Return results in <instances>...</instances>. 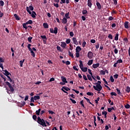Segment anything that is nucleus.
Listing matches in <instances>:
<instances>
[{
  "label": "nucleus",
  "mask_w": 130,
  "mask_h": 130,
  "mask_svg": "<svg viewBox=\"0 0 130 130\" xmlns=\"http://www.w3.org/2000/svg\"><path fill=\"white\" fill-rule=\"evenodd\" d=\"M32 39H33V38H32L31 37H29L28 38L27 40H28V42L31 43V42H32Z\"/></svg>",
  "instance_id": "38"
},
{
  "label": "nucleus",
  "mask_w": 130,
  "mask_h": 130,
  "mask_svg": "<svg viewBox=\"0 0 130 130\" xmlns=\"http://www.w3.org/2000/svg\"><path fill=\"white\" fill-rule=\"evenodd\" d=\"M31 44H28V45H27V48H28V50H30V49H32L31 48Z\"/></svg>",
  "instance_id": "58"
},
{
  "label": "nucleus",
  "mask_w": 130,
  "mask_h": 130,
  "mask_svg": "<svg viewBox=\"0 0 130 130\" xmlns=\"http://www.w3.org/2000/svg\"><path fill=\"white\" fill-rule=\"evenodd\" d=\"M82 50V48H81V47L77 46L76 48V52H80Z\"/></svg>",
  "instance_id": "20"
},
{
  "label": "nucleus",
  "mask_w": 130,
  "mask_h": 130,
  "mask_svg": "<svg viewBox=\"0 0 130 130\" xmlns=\"http://www.w3.org/2000/svg\"><path fill=\"white\" fill-rule=\"evenodd\" d=\"M99 66H100V63H97L95 64H93L92 67L93 69H97V68H99Z\"/></svg>",
  "instance_id": "14"
},
{
  "label": "nucleus",
  "mask_w": 130,
  "mask_h": 130,
  "mask_svg": "<svg viewBox=\"0 0 130 130\" xmlns=\"http://www.w3.org/2000/svg\"><path fill=\"white\" fill-rule=\"evenodd\" d=\"M100 100V98H98L96 100H95V102L96 104H98V101Z\"/></svg>",
  "instance_id": "59"
},
{
  "label": "nucleus",
  "mask_w": 130,
  "mask_h": 130,
  "mask_svg": "<svg viewBox=\"0 0 130 130\" xmlns=\"http://www.w3.org/2000/svg\"><path fill=\"white\" fill-rule=\"evenodd\" d=\"M61 90L64 93H66V94H69V93L68 92H67L66 91H70L71 90V88H70L67 86H63V87H62V88L61 89Z\"/></svg>",
  "instance_id": "5"
},
{
  "label": "nucleus",
  "mask_w": 130,
  "mask_h": 130,
  "mask_svg": "<svg viewBox=\"0 0 130 130\" xmlns=\"http://www.w3.org/2000/svg\"><path fill=\"white\" fill-rule=\"evenodd\" d=\"M108 38H109V39H111V40H112L113 39V36H112V35L111 34H109L108 36Z\"/></svg>",
  "instance_id": "43"
},
{
  "label": "nucleus",
  "mask_w": 130,
  "mask_h": 130,
  "mask_svg": "<svg viewBox=\"0 0 130 130\" xmlns=\"http://www.w3.org/2000/svg\"><path fill=\"white\" fill-rule=\"evenodd\" d=\"M100 74L101 75H103V76H104L105 75V71H104V70H101L100 71Z\"/></svg>",
  "instance_id": "48"
},
{
  "label": "nucleus",
  "mask_w": 130,
  "mask_h": 130,
  "mask_svg": "<svg viewBox=\"0 0 130 130\" xmlns=\"http://www.w3.org/2000/svg\"><path fill=\"white\" fill-rule=\"evenodd\" d=\"M92 0H88L87 1V6L89 8H92Z\"/></svg>",
  "instance_id": "13"
},
{
  "label": "nucleus",
  "mask_w": 130,
  "mask_h": 130,
  "mask_svg": "<svg viewBox=\"0 0 130 130\" xmlns=\"http://www.w3.org/2000/svg\"><path fill=\"white\" fill-rule=\"evenodd\" d=\"M41 38L42 39H45V40H43V42H46V40H47V38L46 37V36L44 35V36H41Z\"/></svg>",
  "instance_id": "21"
},
{
  "label": "nucleus",
  "mask_w": 130,
  "mask_h": 130,
  "mask_svg": "<svg viewBox=\"0 0 130 130\" xmlns=\"http://www.w3.org/2000/svg\"><path fill=\"white\" fill-rule=\"evenodd\" d=\"M117 63H122L123 61L122 59H121V58L118 59V60L116 61Z\"/></svg>",
  "instance_id": "37"
},
{
  "label": "nucleus",
  "mask_w": 130,
  "mask_h": 130,
  "mask_svg": "<svg viewBox=\"0 0 130 130\" xmlns=\"http://www.w3.org/2000/svg\"><path fill=\"white\" fill-rule=\"evenodd\" d=\"M68 22V19H67L66 17H63L62 19V24H67Z\"/></svg>",
  "instance_id": "17"
},
{
  "label": "nucleus",
  "mask_w": 130,
  "mask_h": 130,
  "mask_svg": "<svg viewBox=\"0 0 130 130\" xmlns=\"http://www.w3.org/2000/svg\"><path fill=\"white\" fill-rule=\"evenodd\" d=\"M34 100L36 101V100H39V99H40V96H34Z\"/></svg>",
  "instance_id": "33"
},
{
  "label": "nucleus",
  "mask_w": 130,
  "mask_h": 130,
  "mask_svg": "<svg viewBox=\"0 0 130 130\" xmlns=\"http://www.w3.org/2000/svg\"><path fill=\"white\" fill-rule=\"evenodd\" d=\"M80 104H81V106H82V107H83V108H86V107H85V105H84V101L82 100L80 102Z\"/></svg>",
  "instance_id": "35"
},
{
  "label": "nucleus",
  "mask_w": 130,
  "mask_h": 130,
  "mask_svg": "<svg viewBox=\"0 0 130 130\" xmlns=\"http://www.w3.org/2000/svg\"><path fill=\"white\" fill-rule=\"evenodd\" d=\"M79 67L81 69V70H82V69H83L84 68V65L83 64V61L82 60H79Z\"/></svg>",
  "instance_id": "16"
},
{
  "label": "nucleus",
  "mask_w": 130,
  "mask_h": 130,
  "mask_svg": "<svg viewBox=\"0 0 130 130\" xmlns=\"http://www.w3.org/2000/svg\"><path fill=\"white\" fill-rule=\"evenodd\" d=\"M113 3H114V5L116 6L117 5V0H113Z\"/></svg>",
  "instance_id": "63"
},
{
  "label": "nucleus",
  "mask_w": 130,
  "mask_h": 130,
  "mask_svg": "<svg viewBox=\"0 0 130 130\" xmlns=\"http://www.w3.org/2000/svg\"><path fill=\"white\" fill-rule=\"evenodd\" d=\"M93 63V59L89 60L87 63L88 66H91Z\"/></svg>",
  "instance_id": "32"
},
{
  "label": "nucleus",
  "mask_w": 130,
  "mask_h": 130,
  "mask_svg": "<svg viewBox=\"0 0 130 130\" xmlns=\"http://www.w3.org/2000/svg\"><path fill=\"white\" fill-rule=\"evenodd\" d=\"M70 35L71 37H74V32L71 31L70 32Z\"/></svg>",
  "instance_id": "61"
},
{
  "label": "nucleus",
  "mask_w": 130,
  "mask_h": 130,
  "mask_svg": "<svg viewBox=\"0 0 130 130\" xmlns=\"http://www.w3.org/2000/svg\"><path fill=\"white\" fill-rule=\"evenodd\" d=\"M14 17H15L16 20H17V21H20V17H19V16H18L17 14H15L14 15Z\"/></svg>",
  "instance_id": "24"
},
{
  "label": "nucleus",
  "mask_w": 130,
  "mask_h": 130,
  "mask_svg": "<svg viewBox=\"0 0 130 130\" xmlns=\"http://www.w3.org/2000/svg\"><path fill=\"white\" fill-rule=\"evenodd\" d=\"M61 79L63 83H68V81H67V78H66L64 76H61Z\"/></svg>",
  "instance_id": "12"
},
{
  "label": "nucleus",
  "mask_w": 130,
  "mask_h": 130,
  "mask_svg": "<svg viewBox=\"0 0 130 130\" xmlns=\"http://www.w3.org/2000/svg\"><path fill=\"white\" fill-rule=\"evenodd\" d=\"M82 14L83 15H86V14H88V11H87L86 10H84L82 11Z\"/></svg>",
  "instance_id": "45"
},
{
  "label": "nucleus",
  "mask_w": 130,
  "mask_h": 130,
  "mask_svg": "<svg viewBox=\"0 0 130 130\" xmlns=\"http://www.w3.org/2000/svg\"><path fill=\"white\" fill-rule=\"evenodd\" d=\"M87 78L88 79L89 81H92V78H91V76L89 74L87 75Z\"/></svg>",
  "instance_id": "42"
},
{
  "label": "nucleus",
  "mask_w": 130,
  "mask_h": 130,
  "mask_svg": "<svg viewBox=\"0 0 130 130\" xmlns=\"http://www.w3.org/2000/svg\"><path fill=\"white\" fill-rule=\"evenodd\" d=\"M30 15L32 18H36V16H37V14H36V12H35V11H32V12H31Z\"/></svg>",
  "instance_id": "11"
},
{
  "label": "nucleus",
  "mask_w": 130,
  "mask_h": 130,
  "mask_svg": "<svg viewBox=\"0 0 130 130\" xmlns=\"http://www.w3.org/2000/svg\"><path fill=\"white\" fill-rule=\"evenodd\" d=\"M83 77L84 80H85V81H88V78H87V76H86V75H83Z\"/></svg>",
  "instance_id": "55"
},
{
  "label": "nucleus",
  "mask_w": 130,
  "mask_h": 130,
  "mask_svg": "<svg viewBox=\"0 0 130 130\" xmlns=\"http://www.w3.org/2000/svg\"><path fill=\"white\" fill-rule=\"evenodd\" d=\"M76 57L78 58L80 57V52H76Z\"/></svg>",
  "instance_id": "51"
},
{
  "label": "nucleus",
  "mask_w": 130,
  "mask_h": 130,
  "mask_svg": "<svg viewBox=\"0 0 130 130\" xmlns=\"http://www.w3.org/2000/svg\"><path fill=\"white\" fill-rule=\"evenodd\" d=\"M5 5V3L3 1H0V6L1 7H3V6Z\"/></svg>",
  "instance_id": "49"
},
{
  "label": "nucleus",
  "mask_w": 130,
  "mask_h": 130,
  "mask_svg": "<svg viewBox=\"0 0 130 130\" xmlns=\"http://www.w3.org/2000/svg\"><path fill=\"white\" fill-rule=\"evenodd\" d=\"M111 96H117V94L115 92H112L110 93Z\"/></svg>",
  "instance_id": "39"
},
{
  "label": "nucleus",
  "mask_w": 130,
  "mask_h": 130,
  "mask_svg": "<svg viewBox=\"0 0 130 130\" xmlns=\"http://www.w3.org/2000/svg\"><path fill=\"white\" fill-rule=\"evenodd\" d=\"M54 7H55L56 8H59V6L58 5V4H55V3H54L53 4Z\"/></svg>",
  "instance_id": "62"
},
{
  "label": "nucleus",
  "mask_w": 130,
  "mask_h": 130,
  "mask_svg": "<svg viewBox=\"0 0 130 130\" xmlns=\"http://www.w3.org/2000/svg\"><path fill=\"white\" fill-rule=\"evenodd\" d=\"M33 21L31 20H29L28 21H27L26 23H24L22 24L23 27L27 30V28H28L27 27V25L28 24H32Z\"/></svg>",
  "instance_id": "3"
},
{
  "label": "nucleus",
  "mask_w": 130,
  "mask_h": 130,
  "mask_svg": "<svg viewBox=\"0 0 130 130\" xmlns=\"http://www.w3.org/2000/svg\"><path fill=\"white\" fill-rule=\"evenodd\" d=\"M119 34H116V35H115V40L116 41H117L118 40V36H119Z\"/></svg>",
  "instance_id": "36"
},
{
  "label": "nucleus",
  "mask_w": 130,
  "mask_h": 130,
  "mask_svg": "<svg viewBox=\"0 0 130 130\" xmlns=\"http://www.w3.org/2000/svg\"><path fill=\"white\" fill-rule=\"evenodd\" d=\"M61 47H62L63 48H66L67 46V44L64 42H61Z\"/></svg>",
  "instance_id": "22"
},
{
  "label": "nucleus",
  "mask_w": 130,
  "mask_h": 130,
  "mask_svg": "<svg viewBox=\"0 0 130 130\" xmlns=\"http://www.w3.org/2000/svg\"><path fill=\"white\" fill-rule=\"evenodd\" d=\"M130 23L128 21H126L124 22V26L125 29H128V26H129Z\"/></svg>",
  "instance_id": "9"
},
{
  "label": "nucleus",
  "mask_w": 130,
  "mask_h": 130,
  "mask_svg": "<svg viewBox=\"0 0 130 130\" xmlns=\"http://www.w3.org/2000/svg\"><path fill=\"white\" fill-rule=\"evenodd\" d=\"M96 7H98V9L99 10H101V8H102L101 7V4H100V3H99V2L96 1Z\"/></svg>",
  "instance_id": "19"
},
{
  "label": "nucleus",
  "mask_w": 130,
  "mask_h": 130,
  "mask_svg": "<svg viewBox=\"0 0 130 130\" xmlns=\"http://www.w3.org/2000/svg\"><path fill=\"white\" fill-rule=\"evenodd\" d=\"M87 57L89 58V59H92L93 57H94V54L92 51H89L87 53Z\"/></svg>",
  "instance_id": "7"
},
{
  "label": "nucleus",
  "mask_w": 130,
  "mask_h": 130,
  "mask_svg": "<svg viewBox=\"0 0 130 130\" xmlns=\"http://www.w3.org/2000/svg\"><path fill=\"white\" fill-rule=\"evenodd\" d=\"M86 44H87V43H86V41H84L82 43V47H85L86 46Z\"/></svg>",
  "instance_id": "54"
},
{
  "label": "nucleus",
  "mask_w": 130,
  "mask_h": 130,
  "mask_svg": "<svg viewBox=\"0 0 130 130\" xmlns=\"http://www.w3.org/2000/svg\"><path fill=\"white\" fill-rule=\"evenodd\" d=\"M50 33H54V34H57V32H58L57 27H54V30H53V28H50Z\"/></svg>",
  "instance_id": "8"
},
{
  "label": "nucleus",
  "mask_w": 130,
  "mask_h": 130,
  "mask_svg": "<svg viewBox=\"0 0 130 130\" xmlns=\"http://www.w3.org/2000/svg\"><path fill=\"white\" fill-rule=\"evenodd\" d=\"M69 15H70V12H68L65 14V17L66 19H70V17H69Z\"/></svg>",
  "instance_id": "44"
},
{
  "label": "nucleus",
  "mask_w": 130,
  "mask_h": 130,
  "mask_svg": "<svg viewBox=\"0 0 130 130\" xmlns=\"http://www.w3.org/2000/svg\"><path fill=\"white\" fill-rule=\"evenodd\" d=\"M94 85H96L93 86V89L95 90V91H98V92H100L101 90H102V86H101V81H98V83H94Z\"/></svg>",
  "instance_id": "1"
},
{
  "label": "nucleus",
  "mask_w": 130,
  "mask_h": 130,
  "mask_svg": "<svg viewBox=\"0 0 130 130\" xmlns=\"http://www.w3.org/2000/svg\"><path fill=\"white\" fill-rule=\"evenodd\" d=\"M7 78H8V81H10V83H12L13 82V83L14 84L15 82L13 81V80H12V78L10 76H7Z\"/></svg>",
  "instance_id": "29"
},
{
  "label": "nucleus",
  "mask_w": 130,
  "mask_h": 130,
  "mask_svg": "<svg viewBox=\"0 0 130 130\" xmlns=\"http://www.w3.org/2000/svg\"><path fill=\"white\" fill-rule=\"evenodd\" d=\"M29 50L31 53V56H32V57H35V53L34 52L33 50H32V49H31L30 50Z\"/></svg>",
  "instance_id": "18"
},
{
  "label": "nucleus",
  "mask_w": 130,
  "mask_h": 130,
  "mask_svg": "<svg viewBox=\"0 0 130 130\" xmlns=\"http://www.w3.org/2000/svg\"><path fill=\"white\" fill-rule=\"evenodd\" d=\"M56 48H57V50H59V51H60V52L62 51H61V48H60L59 47V46H57Z\"/></svg>",
  "instance_id": "53"
},
{
  "label": "nucleus",
  "mask_w": 130,
  "mask_h": 130,
  "mask_svg": "<svg viewBox=\"0 0 130 130\" xmlns=\"http://www.w3.org/2000/svg\"><path fill=\"white\" fill-rule=\"evenodd\" d=\"M3 71L5 72L4 75L6 76V77L9 76V75H11V73L8 72V70H3Z\"/></svg>",
  "instance_id": "15"
},
{
  "label": "nucleus",
  "mask_w": 130,
  "mask_h": 130,
  "mask_svg": "<svg viewBox=\"0 0 130 130\" xmlns=\"http://www.w3.org/2000/svg\"><path fill=\"white\" fill-rule=\"evenodd\" d=\"M66 43L67 44H70V43H71V39H67V40H66Z\"/></svg>",
  "instance_id": "50"
},
{
  "label": "nucleus",
  "mask_w": 130,
  "mask_h": 130,
  "mask_svg": "<svg viewBox=\"0 0 130 130\" xmlns=\"http://www.w3.org/2000/svg\"><path fill=\"white\" fill-rule=\"evenodd\" d=\"M81 71L83 72L84 73H86L87 71H88V68L87 67H83Z\"/></svg>",
  "instance_id": "27"
},
{
  "label": "nucleus",
  "mask_w": 130,
  "mask_h": 130,
  "mask_svg": "<svg viewBox=\"0 0 130 130\" xmlns=\"http://www.w3.org/2000/svg\"><path fill=\"white\" fill-rule=\"evenodd\" d=\"M124 107L126 109H129V108H130V105L128 104H127Z\"/></svg>",
  "instance_id": "46"
},
{
  "label": "nucleus",
  "mask_w": 130,
  "mask_h": 130,
  "mask_svg": "<svg viewBox=\"0 0 130 130\" xmlns=\"http://www.w3.org/2000/svg\"><path fill=\"white\" fill-rule=\"evenodd\" d=\"M41 111V109H39L38 110L36 111V114L38 116L40 115V112Z\"/></svg>",
  "instance_id": "23"
},
{
  "label": "nucleus",
  "mask_w": 130,
  "mask_h": 130,
  "mask_svg": "<svg viewBox=\"0 0 130 130\" xmlns=\"http://www.w3.org/2000/svg\"><path fill=\"white\" fill-rule=\"evenodd\" d=\"M43 26L45 29H48V24L47 23H43Z\"/></svg>",
  "instance_id": "28"
},
{
  "label": "nucleus",
  "mask_w": 130,
  "mask_h": 130,
  "mask_svg": "<svg viewBox=\"0 0 130 130\" xmlns=\"http://www.w3.org/2000/svg\"><path fill=\"white\" fill-rule=\"evenodd\" d=\"M103 80L104 81L105 84H106V85H108V82L106 81V79H105V78H103Z\"/></svg>",
  "instance_id": "57"
},
{
  "label": "nucleus",
  "mask_w": 130,
  "mask_h": 130,
  "mask_svg": "<svg viewBox=\"0 0 130 130\" xmlns=\"http://www.w3.org/2000/svg\"><path fill=\"white\" fill-rule=\"evenodd\" d=\"M32 118L34 120H36V119H37V116H36V115H34L32 116Z\"/></svg>",
  "instance_id": "56"
},
{
  "label": "nucleus",
  "mask_w": 130,
  "mask_h": 130,
  "mask_svg": "<svg viewBox=\"0 0 130 130\" xmlns=\"http://www.w3.org/2000/svg\"><path fill=\"white\" fill-rule=\"evenodd\" d=\"M114 79H118V74H115L114 75Z\"/></svg>",
  "instance_id": "64"
},
{
  "label": "nucleus",
  "mask_w": 130,
  "mask_h": 130,
  "mask_svg": "<svg viewBox=\"0 0 130 130\" xmlns=\"http://www.w3.org/2000/svg\"><path fill=\"white\" fill-rule=\"evenodd\" d=\"M102 113L103 115H104L105 118H106V117H107V112L103 111Z\"/></svg>",
  "instance_id": "26"
},
{
  "label": "nucleus",
  "mask_w": 130,
  "mask_h": 130,
  "mask_svg": "<svg viewBox=\"0 0 130 130\" xmlns=\"http://www.w3.org/2000/svg\"><path fill=\"white\" fill-rule=\"evenodd\" d=\"M114 18L112 16H110L108 18V21H112V20H114Z\"/></svg>",
  "instance_id": "52"
},
{
  "label": "nucleus",
  "mask_w": 130,
  "mask_h": 130,
  "mask_svg": "<svg viewBox=\"0 0 130 130\" xmlns=\"http://www.w3.org/2000/svg\"><path fill=\"white\" fill-rule=\"evenodd\" d=\"M72 40L75 45H79V43H78V41H77V39L76 38H73Z\"/></svg>",
  "instance_id": "10"
},
{
  "label": "nucleus",
  "mask_w": 130,
  "mask_h": 130,
  "mask_svg": "<svg viewBox=\"0 0 130 130\" xmlns=\"http://www.w3.org/2000/svg\"><path fill=\"white\" fill-rule=\"evenodd\" d=\"M116 91L118 95H119L120 96L121 95V92H120V90L118 88H116Z\"/></svg>",
  "instance_id": "30"
},
{
  "label": "nucleus",
  "mask_w": 130,
  "mask_h": 130,
  "mask_svg": "<svg viewBox=\"0 0 130 130\" xmlns=\"http://www.w3.org/2000/svg\"><path fill=\"white\" fill-rule=\"evenodd\" d=\"M37 122L41 125H42V126H47V125H46L45 121H44V119H41L40 117H38Z\"/></svg>",
  "instance_id": "2"
},
{
  "label": "nucleus",
  "mask_w": 130,
  "mask_h": 130,
  "mask_svg": "<svg viewBox=\"0 0 130 130\" xmlns=\"http://www.w3.org/2000/svg\"><path fill=\"white\" fill-rule=\"evenodd\" d=\"M5 84H6L7 86H8L11 92H14V91H15V89H14V87H13L12 84H11L10 82L6 81L5 82Z\"/></svg>",
  "instance_id": "4"
},
{
  "label": "nucleus",
  "mask_w": 130,
  "mask_h": 130,
  "mask_svg": "<svg viewBox=\"0 0 130 130\" xmlns=\"http://www.w3.org/2000/svg\"><path fill=\"white\" fill-rule=\"evenodd\" d=\"M34 7L32 6H29V7H26V11L29 15H31V11H34Z\"/></svg>",
  "instance_id": "6"
},
{
  "label": "nucleus",
  "mask_w": 130,
  "mask_h": 130,
  "mask_svg": "<svg viewBox=\"0 0 130 130\" xmlns=\"http://www.w3.org/2000/svg\"><path fill=\"white\" fill-rule=\"evenodd\" d=\"M69 56L72 57V58H74V54L72 53V52H71V51H69Z\"/></svg>",
  "instance_id": "34"
},
{
  "label": "nucleus",
  "mask_w": 130,
  "mask_h": 130,
  "mask_svg": "<svg viewBox=\"0 0 130 130\" xmlns=\"http://www.w3.org/2000/svg\"><path fill=\"white\" fill-rule=\"evenodd\" d=\"M125 92H126V93H129L130 92V87L129 86H127L125 89Z\"/></svg>",
  "instance_id": "31"
},
{
  "label": "nucleus",
  "mask_w": 130,
  "mask_h": 130,
  "mask_svg": "<svg viewBox=\"0 0 130 130\" xmlns=\"http://www.w3.org/2000/svg\"><path fill=\"white\" fill-rule=\"evenodd\" d=\"M100 45V44H99V43H98L95 45V48H96V49H98V48H99Z\"/></svg>",
  "instance_id": "60"
},
{
  "label": "nucleus",
  "mask_w": 130,
  "mask_h": 130,
  "mask_svg": "<svg viewBox=\"0 0 130 130\" xmlns=\"http://www.w3.org/2000/svg\"><path fill=\"white\" fill-rule=\"evenodd\" d=\"M25 62V59H23L22 60H20L19 61V64H20V67H23V63H24V62Z\"/></svg>",
  "instance_id": "25"
},
{
  "label": "nucleus",
  "mask_w": 130,
  "mask_h": 130,
  "mask_svg": "<svg viewBox=\"0 0 130 130\" xmlns=\"http://www.w3.org/2000/svg\"><path fill=\"white\" fill-rule=\"evenodd\" d=\"M70 100H71V101L72 102V103H73V104H76V103H77V102H76L75 100H73L72 98H70Z\"/></svg>",
  "instance_id": "47"
},
{
  "label": "nucleus",
  "mask_w": 130,
  "mask_h": 130,
  "mask_svg": "<svg viewBox=\"0 0 130 130\" xmlns=\"http://www.w3.org/2000/svg\"><path fill=\"white\" fill-rule=\"evenodd\" d=\"M110 80L112 83H113V82H114V78H113V76H111L110 78Z\"/></svg>",
  "instance_id": "41"
},
{
  "label": "nucleus",
  "mask_w": 130,
  "mask_h": 130,
  "mask_svg": "<svg viewBox=\"0 0 130 130\" xmlns=\"http://www.w3.org/2000/svg\"><path fill=\"white\" fill-rule=\"evenodd\" d=\"M86 95H88V96H93V95H94V93L91 92H88L86 93Z\"/></svg>",
  "instance_id": "40"
}]
</instances>
